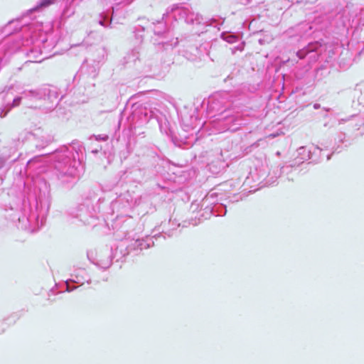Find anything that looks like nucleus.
I'll return each instance as SVG.
<instances>
[{
	"label": "nucleus",
	"instance_id": "nucleus-1",
	"mask_svg": "<svg viewBox=\"0 0 364 364\" xmlns=\"http://www.w3.org/2000/svg\"><path fill=\"white\" fill-rule=\"evenodd\" d=\"M56 0H41V3L39 4L38 6H37L35 9H33L32 11H36L38 10V9L40 8H43V7H48L50 5L54 4V2Z\"/></svg>",
	"mask_w": 364,
	"mask_h": 364
}]
</instances>
